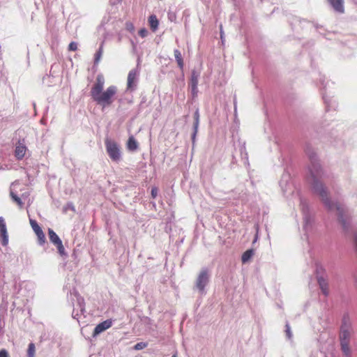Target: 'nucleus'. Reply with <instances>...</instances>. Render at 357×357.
I'll return each mask as SVG.
<instances>
[{
    "mask_svg": "<svg viewBox=\"0 0 357 357\" xmlns=\"http://www.w3.org/2000/svg\"><path fill=\"white\" fill-rule=\"evenodd\" d=\"M305 152L309 155L312 162V165L310 167V182L311 183L314 192L319 195L321 200L329 210L337 211L340 221L342 224L343 227H345L346 220H344L343 218L344 208L340 203H333L330 201L328 197L327 191L326 190L322 183L319 181V178L323 174L321 165L319 163L313 162L314 153L312 151L311 152L310 150L308 151V149H306Z\"/></svg>",
    "mask_w": 357,
    "mask_h": 357,
    "instance_id": "obj_1",
    "label": "nucleus"
},
{
    "mask_svg": "<svg viewBox=\"0 0 357 357\" xmlns=\"http://www.w3.org/2000/svg\"><path fill=\"white\" fill-rule=\"evenodd\" d=\"M104 84L103 76L101 75H98L96 82L90 91L93 100L102 107L110 106L114 102L118 92V89L114 85L109 86L105 90H103Z\"/></svg>",
    "mask_w": 357,
    "mask_h": 357,
    "instance_id": "obj_2",
    "label": "nucleus"
},
{
    "mask_svg": "<svg viewBox=\"0 0 357 357\" xmlns=\"http://www.w3.org/2000/svg\"><path fill=\"white\" fill-rule=\"evenodd\" d=\"M105 144L107 153L114 162H119L121 158V153L119 145L114 140L106 138Z\"/></svg>",
    "mask_w": 357,
    "mask_h": 357,
    "instance_id": "obj_3",
    "label": "nucleus"
},
{
    "mask_svg": "<svg viewBox=\"0 0 357 357\" xmlns=\"http://www.w3.org/2000/svg\"><path fill=\"white\" fill-rule=\"evenodd\" d=\"M350 337H351V331H350L349 328L347 326H342L340 333V339L342 350L346 356H349L350 354V349H349Z\"/></svg>",
    "mask_w": 357,
    "mask_h": 357,
    "instance_id": "obj_4",
    "label": "nucleus"
},
{
    "mask_svg": "<svg viewBox=\"0 0 357 357\" xmlns=\"http://www.w3.org/2000/svg\"><path fill=\"white\" fill-rule=\"evenodd\" d=\"M208 282V273L206 269H204L200 272L197 278L196 287L200 291L203 292Z\"/></svg>",
    "mask_w": 357,
    "mask_h": 357,
    "instance_id": "obj_5",
    "label": "nucleus"
},
{
    "mask_svg": "<svg viewBox=\"0 0 357 357\" xmlns=\"http://www.w3.org/2000/svg\"><path fill=\"white\" fill-rule=\"evenodd\" d=\"M48 235L50 241L56 246L59 252L61 255H63L64 253L65 249L63 245L62 241L60 239V238L58 236V235L51 229H49L48 230Z\"/></svg>",
    "mask_w": 357,
    "mask_h": 357,
    "instance_id": "obj_6",
    "label": "nucleus"
},
{
    "mask_svg": "<svg viewBox=\"0 0 357 357\" xmlns=\"http://www.w3.org/2000/svg\"><path fill=\"white\" fill-rule=\"evenodd\" d=\"M112 322L111 320L107 319L100 324H98L94 328L93 336L95 337L105 330L109 328L112 326Z\"/></svg>",
    "mask_w": 357,
    "mask_h": 357,
    "instance_id": "obj_7",
    "label": "nucleus"
},
{
    "mask_svg": "<svg viewBox=\"0 0 357 357\" xmlns=\"http://www.w3.org/2000/svg\"><path fill=\"white\" fill-rule=\"evenodd\" d=\"M138 76V72L136 69L131 70L128 75L127 80V89H132L135 82H136L137 77Z\"/></svg>",
    "mask_w": 357,
    "mask_h": 357,
    "instance_id": "obj_8",
    "label": "nucleus"
},
{
    "mask_svg": "<svg viewBox=\"0 0 357 357\" xmlns=\"http://www.w3.org/2000/svg\"><path fill=\"white\" fill-rule=\"evenodd\" d=\"M26 147L25 145L19 143L15 149V156L17 160H22L26 153Z\"/></svg>",
    "mask_w": 357,
    "mask_h": 357,
    "instance_id": "obj_9",
    "label": "nucleus"
},
{
    "mask_svg": "<svg viewBox=\"0 0 357 357\" xmlns=\"http://www.w3.org/2000/svg\"><path fill=\"white\" fill-rule=\"evenodd\" d=\"M328 1L335 11L340 13H344V0H328Z\"/></svg>",
    "mask_w": 357,
    "mask_h": 357,
    "instance_id": "obj_10",
    "label": "nucleus"
},
{
    "mask_svg": "<svg viewBox=\"0 0 357 357\" xmlns=\"http://www.w3.org/2000/svg\"><path fill=\"white\" fill-rule=\"evenodd\" d=\"M317 280L322 293L325 296H327L328 294V285L326 280H325L323 277H319Z\"/></svg>",
    "mask_w": 357,
    "mask_h": 357,
    "instance_id": "obj_11",
    "label": "nucleus"
},
{
    "mask_svg": "<svg viewBox=\"0 0 357 357\" xmlns=\"http://www.w3.org/2000/svg\"><path fill=\"white\" fill-rule=\"evenodd\" d=\"M149 24L153 32H155L158 29L159 21L155 15H151L149 17Z\"/></svg>",
    "mask_w": 357,
    "mask_h": 357,
    "instance_id": "obj_12",
    "label": "nucleus"
},
{
    "mask_svg": "<svg viewBox=\"0 0 357 357\" xmlns=\"http://www.w3.org/2000/svg\"><path fill=\"white\" fill-rule=\"evenodd\" d=\"M127 148L128 150H130L131 151H135L137 149L138 143L135 140V139L133 136L129 137L128 142H127Z\"/></svg>",
    "mask_w": 357,
    "mask_h": 357,
    "instance_id": "obj_13",
    "label": "nucleus"
},
{
    "mask_svg": "<svg viewBox=\"0 0 357 357\" xmlns=\"http://www.w3.org/2000/svg\"><path fill=\"white\" fill-rule=\"evenodd\" d=\"M174 54L178 67L182 70L183 68L184 63L181 52L178 50H174Z\"/></svg>",
    "mask_w": 357,
    "mask_h": 357,
    "instance_id": "obj_14",
    "label": "nucleus"
},
{
    "mask_svg": "<svg viewBox=\"0 0 357 357\" xmlns=\"http://www.w3.org/2000/svg\"><path fill=\"white\" fill-rule=\"evenodd\" d=\"M10 197L12 200L16 203V204L18 206L19 208L22 209L24 206V203L21 200V199L13 192H10Z\"/></svg>",
    "mask_w": 357,
    "mask_h": 357,
    "instance_id": "obj_15",
    "label": "nucleus"
},
{
    "mask_svg": "<svg viewBox=\"0 0 357 357\" xmlns=\"http://www.w3.org/2000/svg\"><path fill=\"white\" fill-rule=\"evenodd\" d=\"M30 225L36 234L43 231L36 220L31 219Z\"/></svg>",
    "mask_w": 357,
    "mask_h": 357,
    "instance_id": "obj_16",
    "label": "nucleus"
},
{
    "mask_svg": "<svg viewBox=\"0 0 357 357\" xmlns=\"http://www.w3.org/2000/svg\"><path fill=\"white\" fill-rule=\"evenodd\" d=\"M35 352H36L35 344L31 342L29 344V347H28V350H27L28 357H35Z\"/></svg>",
    "mask_w": 357,
    "mask_h": 357,
    "instance_id": "obj_17",
    "label": "nucleus"
},
{
    "mask_svg": "<svg viewBox=\"0 0 357 357\" xmlns=\"http://www.w3.org/2000/svg\"><path fill=\"white\" fill-rule=\"evenodd\" d=\"M194 119H195L194 128H195V134L197 131V128H198V126H199V113L198 110H196V112L194 114Z\"/></svg>",
    "mask_w": 357,
    "mask_h": 357,
    "instance_id": "obj_18",
    "label": "nucleus"
},
{
    "mask_svg": "<svg viewBox=\"0 0 357 357\" xmlns=\"http://www.w3.org/2000/svg\"><path fill=\"white\" fill-rule=\"evenodd\" d=\"M0 236L1 238L2 245L6 246L8 243V236L7 231L0 232Z\"/></svg>",
    "mask_w": 357,
    "mask_h": 357,
    "instance_id": "obj_19",
    "label": "nucleus"
},
{
    "mask_svg": "<svg viewBox=\"0 0 357 357\" xmlns=\"http://www.w3.org/2000/svg\"><path fill=\"white\" fill-rule=\"evenodd\" d=\"M198 85V75L192 72L190 79V86H197Z\"/></svg>",
    "mask_w": 357,
    "mask_h": 357,
    "instance_id": "obj_20",
    "label": "nucleus"
},
{
    "mask_svg": "<svg viewBox=\"0 0 357 357\" xmlns=\"http://www.w3.org/2000/svg\"><path fill=\"white\" fill-rule=\"evenodd\" d=\"M37 235L40 244H43L45 242V236L43 231L36 234Z\"/></svg>",
    "mask_w": 357,
    "mask_h": 357,
    "instance_id": "obj_21",
    "label": "nucleus"
},
{
    "mask_svg": "<svg viewBox=\"0 0 357 357\" xmlns=\"http://www.w3.org/2000/svg\"><path fill=\"white\" fill-rule=\"evenodd\" d=\"M7 231L6 224L3 217H0V232Z\"/></svg>",
    "mask_w": 357,
    "mask_h": 357,
    "instance_id": "obj_22",
    "label": "nucleus"
},
{
    "mask_svg": "<svg viewBox=\"0 0 357 357\" xmlns=\"http://www.w3.org/2000/svg\"><path fill=\"white\" fill-rule=\"evenodd\" d=\"M146 347H147V343L141 342L137 343L134 346V349L135 350H141V349H143L146 348Z\"/></svg>",
    "mask_w": 357,
    "mask_h": 357,
    "instance_id": "obj_23",
    "label": "nucleus"
},
{
    "mask_svg": "<svg viewBox=\"0 0 357 357\" xmlns=\"http://www.w3.org/2000/svg\"><path fill=\"white\" fill-rule=\"evenodd\" d=\"M77 50V44L75 42H71L68 45L69 51H76Z\"/></svg>",
    "mask_w": 357,
    "mask_h": 357,
    "instance_id": "obj_24",
    "label": "nucleus"
},
{
    "mask_svg": "<svg viewBox=\"0 0 357 357\" xmlns=\"http://www.w3.org/2000/svg\"><path fill=\"white\" fill-rule=\"evenodd\" d=\"M138 33L142 38H145L148 36V31L145 28H142L139 31Z\"/></svg>",
    "mask_w": 357,
    "mask_h": 357,
    "instance_id": "obj_25",
    "label": "nucleus"
},
{
    "mask_svg": "<svg viewBox=\"0 0 357 357\" xmlns=\"http://www.w3.org/2000/svg\"><path fill=\"white\" fill-rule=\"evenodd\" d=\"M285 327H286V330H285L286 335H287V337L289 339H291V336H292V334H291V332L290 326H289V325L288 324H287Z\"/></svg>",
    "mask_w": 357,
    "mask_h": 357,
    "instance_id": "obj_26",
    "label": "nucleus"
},
{
    "mask_svg": "<svg viewBox=\"0 0 357 357\" xmlns=\"http://www.w3.org/2000/svg\"><path fill=\"white\" fill-rule=\"evenodd\" d=\"M102 56V49L100 48L98 52L96 54V58L95 61L97 63L100 60V57Z\"/></svg>",
    "mask_w": 357,
    "mask_h": 357,
    "instance_id": "obj_27",
    "label": "nucleus"
},
{
    "mask_svg": "<svg viewBox=\"0 0 357 357\" xmlns=\"http://www.w3.org/2000/svg\"><path fill=\"white\" fill-rule=\"evenodd\" d=\"M191 91H192V96L194 97L196 96L197 94V92H198L197 86H191Z\"/></svg>",
    "mask_w": 357,
    "mask_h": 357,
    "instance_id": "obj_28",
    "label": "nucleus"
},
{
    "mask_svg": "<svg viewBox=\"0 0 357 357\" xmlns=\"http://www.w3.org/2000/svg\"><path fill=\"white\" fill-rule=\"evenodd\" d=\"M68 209H70L73 211H75V206H73V204L72 203H68L66 204V206H65V211H67Z\"/></svg>",
    "mask_w": 357,
    "mask_h": 357,
    "instance_id": "obj_29",
    "label": "nucleus"
},
{
    "mask_svg": "<svg viewBox=\"0 0 357 357\" xmlns=\"http://www.w3.org/2000/svg\"><path fill=\"white\" fill-rule=\"evenodd\" d=\"M158 195V188H153L151 189V197L155 199L157 197Z\"/></svg>",
    "mask_w": 357,
    "mask_h": 357,
    "instance_id": "obj_30",
    "label": "nucleus"
},
{
    "mask_svg": "<svg viewBox=\"0 0 357 357\" xmlns=\"http://www.w3.org/2000/svg\"><path fill=\"white\" fill-rule=\"evenodd\" d=\"M254 255V250L250 249L247 250V261L252 257V256Z\"/></svg>",
    "mask_w": 357,
    "mask_h": 357,
    "instance_id": "obj_31",
    "label": "nucleus"
},
{
    "mask_svg": "<svg viewBox=\"0 0 357 357\" xmlns=\"http://www.w3.org/2000/svg\"><path fill=\"white\" fill-rule=\"evenodd\" d=\"M0 357H8V352L4 349L1 350L0 351Z\"/></svg>",
    "mask_w": 357,
    "mask_h": 357,
    "instance_id": "obj_32",
    "label": "nucleus"
},
{
    "mask_svg": "<svg viewBox=\"0 0 357 357\" xmlns=\"http://www.w3.org/2000/svg\"><path fill=\"white\" fill-rule=\"evenodd\" d=\"M241 261H242L243 264L245 263V252H243L241 255Z\"/></svg>",
    "mask_w": 357,
    "mask_h": 357,
    "instance_id": "obj_33",
    "label": "nucleus"
},
{
    "mask_svg": "<svg viewBox=\"0 0 357 357\" xmlns=\"http://www.w3.org/2000/svg\"><path fill=\"white\" fill-rule=\"evenodd\" d=\"M127 28L128 30H133L134 29V26L133 25L130 23V24H127Z\"/></svg>",
    "mask_w": 357,
    "mask_h": 357,
    "instance_id": "obj_34",
    "label": "nucleus"
},
{
    "mask_svg": "<svg viewBox=\"0 0 357 357\" xmlns=\"http://www.w3.org/2000/svg\"><path fill=\"white\" fill-rule=\"evenodd\" d=\"M220 38H221V39H222V38H223V31L222 30V26L220 25Z\"/></svg>",
    "mask_w": 357,
    "mask_h": 357,
    "instance_id": "obj_35",
    "label": "nucleus"
},
{
    "mask_svg": "<svg viewBox=\"0 0 357 357\" xmlns=\"http://www.w3.org/2000/svg\"><path fill=\"white\" fill-rule=\"evenodd\" d=\"M257 236H255V238L254 242H255V241H257Z\"/></svg>",
    "mask_w": 357,
    "mask_h": 357,
    "instance_id": "obj_36",
    "label": "nucleus"
},
{
    "mask_svg": "<svg viewBox=\"0 0 357 357\" xmlns=\"http://www.w3.org/2000/svg\"><path fill=\"white\" fill-rule=\"evenodd\" d=\"M172 357H176V356H173Z\"/></svg>",
    "mask_w": 357,
    "mask_h": 357,
    "instance_id": "obj_37",
    "label": "nucleus"
}]
</instances>
